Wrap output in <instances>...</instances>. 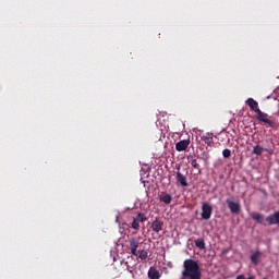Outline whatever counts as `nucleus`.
<instances>
[{
	"instance_id": "obj_1",
	"label": "nucleus",
	"mask_w": 279,
	"mask_h": 279,
	"mask_svg": "<svg viewBox=\"0 0 279 279\" xmlns=\"http://www.w3.org/2000/svg\"><path fill=\"white\" fill-rule=\"evenodd\" d=\"M180 279H202L199 262L191 258L185 259Z\"/></svg>"
},
{
	"instance_id": "obj_2",
	"label": "nucleus",
	"mask_w": 279,
	"mask_h": 279,
	"mask_svg": "<svg viewBox=\"0 0 279 279\" xmlns=\"http://www.w3.org/2000/svg\"><path fill=\"white\" fill-rule=\"evenodd\" d=\"M141 247V242L136 238H131L129 241V250L133 256H138L141 260H147L149 258V253L145 250L138 251Z\"/></svg>"
},
{
	"instance_id": "obj_3",
	"label": "nucleus",
	"mask_w": 279,
	"mask_h": 279,
	"mask_svg": "<svg viewBox=\"0 0 279 279\" xmlns=\"http://www.w3.org/2000/svg\"><path fill=\"white\" fill-rule=\"evenodd\" d=\"M267 117H269V114L263 112L260 109L256 112L257 121L260 123H266V125H269V128H276V122Z\"/></svg>"
},
{
	"instance_id": "obj_4",
	"label": "nucleus",
	"mask_w": 279,
	"mask_h": 279,
	"mask_svg": "<svg viewBox=\"0 0 279 279\" xmlns=\"http://www.w3.org/2000/svg\"><path fill=\"white\" fill-rule=\"evenodd\" d=\"M201 217L205 221H208V219H210V217H213V206H210V204L203 203Z\"/></svg>"
},
{
	"instance_id": "obj_5",
	"label": "nucleus",
	"mask_w": 279,
	"mask_h": 279,
	"mask_svg": "<svg viewBox=\"0 0 279 279\" xmlns=\"http://www.w3.org/2000/svg\"><path fill=\"white\" fill-rule=\"evenodd\" d=\"M228 208L232 215H239L241 213V204L235 203L234 201L228 198L227 201Z\"/></svg>"
},
{
	"instance_id": "obj_6",
	"label": "nucleus",
	"mask_w": 279,
	"mask_h": 279,
	"mask_svg": "<svg viewBox=\"0 0 279 279\" xmlns=\"http://www.w3.org/2000/svg\"><path fill=\"white\" fill-rule=\"evenodd\" d=\"M165 227V222L161 221L160 219L156 218L153 222H151V230L153 232H156L158 234V232H161L162 228Z\"/></svg>"
},
{
	"instance_id": "obj_7",
	"label": "nucleus",
	"mask_w": 279,
	"mask_h": 279,
	"mask_svg": "<svg viewBox=\"0 0 279 279\" xmlns=\"http://www.w3.org/2000/svg\"><path fill=\"white\" fill-rule=\"evenodd\" d=\"M269 226H279V211H275L266 218Z\"/></svg>"
},
{
	"instance_id": "obj_8",
	"label": "nucleus",
	"mask_w": 279,
	"mask_h": 279,
	"mask_svg": "<svg viewBox=\"0 0 279 279\" xmlns=\"http://www.w3.org/2000/svg\"><path fill=\"white\" fill-rule=\"evenodd\" d=\"M245 104L253 112H258L260 110L258 107V101H256L254 98H248Z\"/></svg>"
},
{
	"instance_id": "obj_9",
	"label": "nucleus",
	"mask_w": 279,
	"mask_h": 279,
	"mask_svg": "<svg viewBox=\"0 0 279 279\" xmlns=\"http://www.w3.org/2000/svg\"><path fill=\"white\" fill-rule=\"evenodd\" d=\"M250 217H251V219H253V221H256V223H259L260 226H263V223H265V215H263V214L251 213Z\"/></svg>"
},
{
	"instance_id": "obj_10",
	"label": "nucleus",
	"mask_w": 279,
	"mask_h": 279,
	"mask_svg": "<svg viewBox=\"0 0 279 279\" xmlns=\"http://www.w3.org/2000/svg\"><path fill=\"white\" fill-rule=\"evenodd\" d=\"M177 182L181 184V186H189V181H186V177L180 172V166L177 168Z\"/></svg>"
},
{
	"instance_id": "obj_11",
	"label": "nucleus",
	"mask_w": 279,
	"mask_h": 279,
	"mask_svg": "<svg viewBox=\"0 0 279 279\" xmlns=\"http://www.w3.org/2000/svg\"><path fill=\"white\" fill-rule=\"evenodd\" d=\"M202 141L208 147H213V145H215V140L213 138V133H206L205 135H203Z\"/></svg>"
},
{
	"instance_id": "obj_12",
	"label": "nucleus",
	"mask_w": 279,
	"mask_h": 279,
	"mask_svg": "<svg viewBox=\"0 0 279 279\" xmlns=\"http://www.w3.org/2000/svg\"><path fill=\"white\" fill-rule=\"evenodd\" d=\"M190 142L186 140L180 141L175 144L177 151H186L189 149Z\"/></svg>"
},
{
	"instance_id": "obj_13",
	"label": "nucleus",
	"mask_w": 279,
	"mask_h": 279,
	"mask_svg": "<svg viewBox=\"0 0 279 279\" xmlns=\"http://www.w3.org/2000/svg\"><path fill=\"white\" fill-rule=\"evenodd\" d=\"M148 278L149 279H160V271L156 269V267H150L148 269Z\"/></svg>"
},
{
	"instance_id": "obj_14",
	"label": "nucleus",
	"mask_w": 279,
	"mask_h": 279,
	"mask_svg": "<svg viewBox=\"0 0 279 279\" xmlns=\"http://www.w3.org/2000/svg\"><path fill=\"white\" fill-rule=\"evenodd\" d=\"M187 160L191 163V166L193 167V169H196L198 171V173H202V168H201L199 163L197 162V159L193 158V156H189Z\"/></svg>"
},
{
	"instance_id": "obj_15",
	"label": "nucleus",
	"mask_w": 279,
	"mask_h": 279,
	"mask_svg": "<svg viewBox=\"0 0 279 279\" xmlns=\"http://www.w3.org/2000/svg\"><path fill=\"white\" fill-rule=\"evenodd\" d=\"M159 199L160 202H163V204H170L172 202V198L169 194L162 192L160 195H159Z\"/></svg>"
},
{
	"instance_id": "obj_16",
	"label": "nucleus",
	"mask_w": 279,
	"mask_h": 279,
	"mask_svg": "<svg viewBox=\"0 0 279 279\" xmlns=\"http://www.w3.org/2000/svg\"><path fill=\"white\" fill-rule=\"evenodd\" d=\"M195 245L196 247H198V250H206V242L203 238H198L197 240H195Z\"/></svg>"
},
{
	"instance_id": "obj_17",
	"label": "nucleus",
	"mask_w": 279,
	"mask_h": 279,
	"mask_svg": "<svg viewBox=\"0 0 279 279\" xmlns=\"http://www.w3.org/2000/svg\"><path fill=\"white\" fill-rule=\"evenodd\" d=\"M263 151H265V148H263V146H260V145H256L253 148V154L255 156H263Z\"/></svg>"
},
{
	"instance_id": "obj_18",
	"label": "nucleus",
	"mask_w": 279,
	"mask_h": 279,
	"mask_svg": "<svg viewBox=\"0 0 279 279\" xmlns=\"http://www.w3.org/2000/svg\"><path fill=\"white\" fill-rule=\"evenodd\" d=\"M262 253L260 252H255L253 255H251V262L253 265H258V258H260Z\"/></svg>"
},
{
	"instance_id": "obj_19",
	"label": "nucleus",
	"mask_w": 279,
	"mask_h": 279,
	"mask_svg": "<svg viewBox=\"0 0 279 279\" xmlns=\"http://www.w3.org/2000/svg\"><path fill=\"white\" fill-rule=\"evenodd\" d=\"M135 219H137V221L140 223H145V221H147V216H145V214H143V213H140V214H137Z\"/></svg>"
},
{
	"instance_id": "obj_20",
	"label": "nucleus",
	"mask_w": 279,
	"mask_h": 279,
	"mask_svg": "<svg viewBox=\"0 0 279 279\" xmlns=\"http://www.w3.org/2000/svg\"><path fill=\"white\" fill-rule=\"evenodd\" d=\"M131 228L133 230H140L141 229V222L136 218H133V221L131 223Z\"/></svg>"
},
{
	"instance_id": "obj_21",
	"label": "nucleus",
	"mask_w": 279,
	"mask_h": 279,
	"mask_svg": "<svg viewBox=\"0 0 279 279\" xmlns=\"http://www.w3.org/2000/svg\"><path fill=\"white\" fill-rule=\"evenodd\" d=\"M223 158H230L232 156V151L228 148L222 150Z\"/></svg>"
},
{
	"instance_id": "obj_22",
	"label": "nucleus",
	"mask_w": 279,
	"mask_h": 279,
	"mask_svg": "<svg viewBox=\"0 0 279 279\" xmlns=\"http://www.w3.org/2000/svg\"><path fill=\"white\" fill-rule=\"evenodd\" d=\"M130 274H134V271L130 270Z\"/></svg>"
}]
</instances>
